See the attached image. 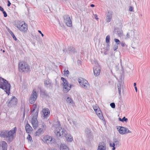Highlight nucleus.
Instances as JSON below:
<instances>
[{
    "instance_id": "8",
    "label": "nucleus",
    "mask_w": 150,
    "mask_h": 150,
    "mask_svg": "<svg viewBox=\"0 0 150 150\" xmlns=\"http://www.w3.org/2000/svg\"><path fill=\"white\" fill-rule=\"evenodd\" d=\"M16 27L19 30L21 31L25 32L28 29L27 25L25 23H20Z\"/></svg>"
},
{
    "instance_id": "3",
    "label": "nucleus",
    "mask_w": 150,
    "mask_h": 150,
    "mask_svg": "<svg viewBox=\"0 0 150 150\" xmlns=\"http://www.w3.org/2000/svg\"><path fill=\"white\" fill-rule=\"evenodd\" d=\"M10 85L8 81L3 78L0 77V88L4 90L8 95L10 93Z\"/></svg>"
},
{
    "instance_id": "23",
    "label": "nucleus",
    "mask_w": 150,
    "mask_h": 150,
    "mask_svg": "<svg viewBox=\"0 0 150 150\" xmlns=\"http://www.w3.org/2000/svg\"><path fill=\"white\" fill-rule=\"evenodd\" d=\"M91 130L90 129L87 128L85 129V133L88 137L91 135Z\"/></svg>"
},
{
    "instance_id": "9",
    "label": "nucleus",
    "mask_w": 150,
    "mask_h": 150,
    "mask_svg": "<svg viewBox=\"0 0 150 150\" xmlns=\"http://www.w3.org/2000/svg\"><path fill=\"white\" fill-rule=\"evenodd\" d=\"M17 99L14 96H13L11 99L8 103V106L12 107L16 105L17 103Z\"/></svg>"
},
{
    "instance_id": "49",
    "label": "nucleus",
    "mask_w": 150,
    "mask_h": 150,
    "mask_svg": "<svg viewBox=\"0 0 150 150\" xmlns=\"http://www.w3.org/2000/svg\"><path fill=\"white\" fill-rule=\"evenodd\" d=\"M107 51V50H106V49H105L104 51H103V52H104V54H105V55H106L107 54V51Z\"/></svg>"
},
{
    "instance_id": "45",
    "label": "nucleus",
    "mask_w": 150,
    "mask_h": 150,
    "mask_svg": "<svg viewBox=\"0 0 150 150\" xmlns=\"http://www.w3.org/2000/svg\"><path fill=\"white\" fill-rule=\"evenodd\" d=\"M133 9V8L132 6H130L129 8V11H132Z\"/></svg>"
},
{
    "instance_id": "29",
    "label": "nucleus",
    "mask_w": 150,
    "mask_h": 150,
    "mask_svg": "<svg viewBox=\"0 0 150 150\" xmlns=\"http://www.w3.org/2000/svg\"><path fill=\"white\" fill-rule=\"evenodd\" d=\"M110 36L109 35H108L106 37L105 41L106 42L107 44L110 43Z\"/></svg>"
},
{
    "instance_id": "21",
    "label": "nucleus",
    "mask_w": 150,
    "mask_h": 150,
    "mask_svg": "<svg viewBox=\"0 0 150 150\" xmlns=\"http://www.w3.org/2000/svg\"><path fill=\"white\" fill-rule=\"evenodd\" d=\"M60 150H69V147L65 144H62L60 146Z\"/></svg>"
},
{
    "instance_id": "40",
    "label": "nucleus",
    "mask_w": 150,
    "mask_h": 150,
    "mask_svg": "<svg viewBox=\"0 0 150 150\" xmlns=\"http://www.w3.org/2000/svg\"><path fill=\"white\" fill-rule=\"evenodd\" d=\"M27 139L29 141H30V142L32 140L30 134L28 135Z\"/></svg>"
},
{
    "instance_id": "19",
    "label": "nucleus",
    "mask_w": 150,
    "mask_h": 150,
    "mask_svg": "<svg viewBox=\"0 0 150 150\" xmlns=\"http://www.w3.org/2000/svg\"><path fill=\"white\" fill-rule=\"evenodd\" d=\"M68 51L69 52V53H74L76 52V51L75 50V48L72 46H70L68 48Z\"/></svg>"
},
{
    "instance_id": "42",
    "label": "nucleus",
    "mask_w": 150,
    "mask_h": 150,
    "mask_svg": "<svg viewBox=\"0 0 150 150\" xmlns=\"http://www.w3.org/2000/svg\"><path fill=\"white\" fill-rule=\"evenodd\" d=\"M4 14V16L5 17H6L7 16V15L5 11H4L2 12Z\"/></svg>"
},
{
    "instance_id": "56",
    "label": "nucleus",
    "mask_w": 150,
    "mask_h": 150,
    "mask_svg": "<svg viewBox=\"0 0 150 150\" xmlns=\"http://www.w3.org/2000/svg\"><path fill=\"white\" fill-rule=\"evenodd\" d=\"M58 20L59 23V25H60L62 27V26L63 25L62 24H61V23H60V21H59V20Z\"/></svg>"
},
{
    "instance_id": "16",
    "label": "nucleus",
    "mask_w": 150,
    "mask_h": 150,
    "mask_svg": "<svg viewBox=\"0 0 150 150\" xmlns=\"http://www.w3.org/2000/svg\"><path fill=\"white\" fill-rule=\"evenodd\" d=\"M112 11H109L108 12L107 15L106 16V21L107 22L110 21L112 17Z\"/></svg>"
},
{
    "instance_id": "24",
    "label": "nucleus",
    "mask_w": 150,
    "mask_h": 150,
    "mask_svg": "<svg viewBox=\"0 0 150 150\" xmlns=\"http://www.w3.org/2000/svg\"><path fill=\"white\" fill-rule=\"evenodd\" d=\"M120 129H119V132L120 134H124V132L125 131V127L122 126H120Z\"/></svg>"
},
{
    "instance_id": "12",
    "label": "nucleus",
    "mask_w": 150,
    "mask_h": 150,
    "mask_svg": "<svg viewBox=\"0 0 150 150\" xmlns=\"http://www.w3.org/2000/svg\"><path fill=\"white\" fill-rule=\"evenodd\" d=\"M45 86L46 87H52L53 84L52 83L51 81L49 78L47 79L44 81Z\"/></svg>"
},
{
    "instance_id": "57",
    "label": "nucleus",
    "mask_w": 150,
    "mask_h": 150,
    "mask_svg": "<svg viewBox=\"0 0 150 150\" xmlns=\"http://www.w3.org/2000/svg\"><path fill=\"white\" fill-rule=\"evenodd\" d=\"M42 127L43 128L45 129V128L46 127V125L44 123L42 124Z\"/></svg>"
},
{
    "instance_id": "26",
    "label": "nucleus",
    "mask_w": 150,
    "mask_h": 150,
    "mask_svg": "<svg viewBox=\"0 0 150 150\" xmlns=\"http://www.w3.org/2000/svg\"><path fill=\"white\" fill-rule=\"evenodd\" d=\"M37 108V105L36 104H34L32 107L30 111L31 112H33Z\"/></svg>"
},
{
    "instance_id": "2",
    "label": "nucleus",
    "mask_w": 150,
    "mask_h": 150,
    "mask_svg": "<svg viewBox=\"0 0 150 150\" xmlns=\"http://www.w3.org/2000/svg\"><path fill=\"white\" fill-rule=\"evenodd\" d=\"M16 128L15 127L12 130L8 131L4 130L1 132L0 133V136L2 137L8 138V140L11 142L13 139V134L16 133Z\"/></svg>"
},
{
    "instance_id": "41",
    "label": "nucleus",
    "mask_w": 150,
    "mask_h": 150,
    "mask_svg": "<svg viewBox=\"0 0 150 150\" xmlns=\"http://www.w3.org/2000/svg\"><path fill=\"white\" fill-rule=\"evenodd\" d=\"M99 108L98 106H95L93 107V109L95 112L98 110V108Z\"/></svg>"
},
{
    "instance_id": "1",
    "label": "nucleus",
    "mask_w": 150,
    "mask_h": 150,
    "mask_svg": "<svg viewBox=\"0 0 150 150\" xmlns=\"http://www.w3.org/2000/svg\"><path fill=\"white\" fill-rule=\"evenodd\" d=\"M57 127L54 131V133L58 137H60L62 135L65 137L68 142H71L73 140V137L70 134H67L66 131L64 129H62V128L60 127V123L58 122Z\"/></svg>"
},
{
    "instance_id": "10",
    "label": "nucleus",
    "mask_w": 150,
    "mask_h": 150,
    "mask_svg": "<svg viewBox=\"0 0 150 150\" xmlns=\"http://www.w3.org/2000/svg\"><path fill=\"white\" fill-rule=\"evenodd\" d=\"M79 82L82 87L85 89L87 88L88 85L87 81L86 80H83L82 81L81 80L79 79Z\"/></svg>"
},
{
    "instance_id": "33",
    "label": "nucleus",
    "mask_w": 150,
    "mask_h": 150,
    "mask_svg": "<svg viewBox=\"0 0 150 150\" xmlns=\"http://www.w3.org/2000/svg\"><path fill=\"white\" fill-rule=\"evenodd\" d=\"M52 139L51 137L49 138V139H46V142L47 143H49L52 141Z\"/></svg>"
},
{
    "instance_id": "58",
    "label": "nucleus",
    "mask_w": 150,
    "mask_h": 150,
    "mask_svg": "<svg viewBox=\"0 0 150 150\" xmlns=\"http://www.w3.org/2000/svg\"><path fill=\"white\" fill-rule=\"evenodd\" d=\"M25 116V109L24 108H23V117H24Z\"/></svg>"
},
{
    "instance_id": "53",
    "label": "nucleus",
    "mask_w": 150,
    "mask_h": 150,
    "mask_svg": "<svg viewBox=\"0 0 150 150\" xmlns=\"http://www.w3.org/2000/svg\"><path fill=\"white\" fill-rule=\"evenodd\" d=\"M126 36L127 38H129L130 37L129 33H127Z\"/></svg>"
},
{
    "instance_id": "32",
    "label": "nucleus",
    "mask_w": 150,
    "mask_h": 150,
    "mask_svg": "<svg viewBox=\"0 0 150 150\" xmlns=\"http://www.w3.org/2000/svg\"><path fill=\"white\" fill-rule=\"evenodd\" d=\"M125 131L124 132V134H127L129 133H131V132L127 128L125 127Z\"/></svg>"
},
{
    "instance_id": "64",
    "label": "nucleus",
    "mask_w": 150,
    "mask_h": 150,
    "mask_svg": "<svg viewBox=\"0 0 150 150\" xmlns=\"http://www.w3.org/2000/svg\"><path fill=\"white\" fill-rule=\"evenodd\" d=\"M49 150H57V149H49Z\"/></svg>"
},
{
    "instance_id": "46",
    "label": "nucleus",
    "mask_w": 150,
    "mask_h": 150,
    "mask_svg": "<svg viewBox=\"0 0 150 150\" xmlns=\"http://www.w3.org/2000/svg\"><path fill=\"white\" fill-rule=\"evenodd\" d=\"M64 71V74H69V71L68 70H67L66 71Z\"/></svg>"
},
{
    "instance_id": "31",
    "label": "nucleus",
    "mask_w": 150,
    "mask_h": 150,
    "mask_svg": "<svg viewBox=\"0 0 150 150\" xmlns=\"http://www.w3.org/2000/svg\"><path fill=\"white\" fill-rule=\"evenodd\" d=\"M114 41L116 42V45H120L121 42L119 40L115 38L114 39Z\"/></svg>"
},
{
    "instance_id": "60",
    "label": "nucleus",
    "mask_w": 150,
    "mask_h": 150,
    "mask_svg": "<svg viewBox=\"0 0 150 150\" xmlns=\"http://www.w3.org/2000/svg\"><path fill=\"white\" fill-rule=\"evenodd\" d=\"M117 147L115 146V147H112V150H115L116 148Z\"/></svg>"
},
{
    "instance_id": "20",
    "label": "nucleus",
    "mask_w": 150,
    "mask_h": 150,
    "mask_svg": "<svg viewBox=\"0 0 150 150\" xmlns=\"http://www.w3.org/2000/svg\"><path fill=\"white\" fill-rule=\"evenodd\" d=\"M25 128V130L27 133H30L31 129H32V127L28 123L26 124Z\"/></svg>"
},
{
    "instance_id": "51",
    "label": "nucleus",
    "mask_w": 150,
    "mask_h": 150,
    "mask_svg": "<svg viewBox=\"0 0 150 150\" xmlns=\"http://www.w3.org/2000/svg\"><path fill=\"white\" fill-rule=\"evenodd\" d=\"M0 10L2 12L4 11V8H2L1 6H0Z\"/></svg>"
},
{
    "instance_id": "34",
    "label": "nucleus",
    "mask_w": 150,
    "mask_h": 150,
    "mask_svg": "<svg viewBox=\"0 0 150 150\" xmlns=\"http://www.w3.org/2000/svg\"><path fill=\"white\" fill-rule=\"evenodd\" d=\"M67 101L69 103H71L72 102V100L71 98L68 97L67 98Z\"/></svg>"
},
{
    "instance_id": "6",
    "label": "nucleus",
    "mask_w": 150,
    "mask_h": 150,
    "mask_svg": "<svg viewBox=\"0 0 150 150\" xmlns=\"http://www.w3.org/2000/svg\"><path fill=\"white\" fill-rule=\"evenodd\" d=\"M61 79L63 83V92L64 93H66L70 89L69 88V83L67 80L64 77H62Z\"/></svg>"
},
{
    "instance_id": "54",
    "label": "nucleus",
    "mask_w": 150,
    "mask_h": 150,
    "mask_svg": "<svg viewBox=\"0 0 150 150\" xmlns=\"http://www.w3.org/2000/svg\"><path fill=\"white\" fill-rule=\"evenodd\" d=\"M118 93L119 95V96H121V90H118Z\"/></svg>"
},
{
    "instance_id": "61",
    "label": "nucleus",
    "mask_w": 150,
    "mask_h": 150,
    "mask_svg": "<svg viewBox=\"0 0 150 150\" xmlns=\"http://www.w3.org/2000/svg\"><path fill=\"white\" fill-rule=\"evenodd\" d=\"M94 18L96 19H98V18H97V16L95 14L94 15Z\"/></svg>"
},
{
    "instance_id": "63",
    "label": "nucleus",
    "mask_w": 150,
    "mask_h": 150,
    "mask_svg": "<svg viewBox=\"0 0 150 150\" xmlns=\"http://www.w3.org/2000/svg\"><path fill=\"white\" fill-rule=\"evenodd\" d=\"M90 6L91 7H93L95 6V5L93 4H91V5Z\"/></svg>"
},
{
    "instance_id": "30",
    "label": "nucleus",
    "mask_w": 150,
    "mask_h": 150,
    "mask_svg": "<svg viewBox=\"0 0 150 150\" xmlns=\"http://www.w3.org/2000/svg\"><path fill=\"white\" fill-rule=\"evenodd\" d=\"M38 110L34 114L32 117V118L37 119V117H38Z\"/></svg>"
},
{
    "instance_id": "22",
    "label": "nucleus",
    "mask_w": 150,
    "mask_h": 150,
    "mask_svg": "<svg viewBox=\"0 0 150 150\" xmlns=\"http://www.w3.org/2000/svg\"><path fill=\"white\" fill-rule=\"evenodd\" d=\"M40 91L41 94L44 96V97H47L49 96V94L47 93L46 90L44 89H40Z\"/></svg>"
},
{
    "instance_id": "27",
    "label": "nucleus",
    "mask_w": 150,
    "mask_h": 150,
    "mask_svg": "<svg viewBox=\"0 0 150 150\" xmlns=\"http://www.w3.org/2000/svg\"><path fill=\"white\" fill-rule=\"evenodd\" d=\"M114 142L115 143V146L116 147H118L120 146V143L119 141L116 140L114 141Z\"/></svg>"
},
{
    "instance_id": "25",
    "label": "nucleus",
    "mask_w": 150,
    "mask_h": 150,
    "mask_svg": "<svg viewBox=\"0 0 150 150\" xmlns=\"http://www.w3.org/2000/svg\"><path fill=\"white\" fill-rule=\"evenodd\" d=\"M43 129L42 128H39L37 131L36 132L35 134L36 136H39L43 131Z\"/></svg>"
},
{
    "instance_id": "7",
    "label": "nucleus",
    "mask_w": 150,
    "mask_h": 150,
    "mask_svg": "<svg viewBox=\"0 0 150 150\" xmlns=\"http://www.w3.org/2000/svg\"><path fill=\"white\" fill-rule=\"evenodd\" d=\"M64 21L67 26L71 27L72 26L71 21L69 16L68 15H65L63 16Z\"/></svg>"
},
{
    "instance_id": "28",
    "label": "nucleus",
    "mask_w": 150,
    "mask_h": 150,
    "mask_svg": "<svg viewBox=\"0 0 150 150\" xmlns=\"http://www.w3.org/2000/svg\"><path fill=\"white\" fill-rule=\"evenodd\" d=\"M8 32H9V33H10V34L11 35V36L13 38V39L15 41H16L17 40V39L16 38V37H15V35H14V34L13 33L11 30H10V31H8Z\"/></svg>"
},
{
    "instance_id": "15",
    "label": "nucleus",
    "mask_w": 150,
    "mask_h": 150,
    "mask_svg": "<svg viewBox=\"0 0 150 150\" xmlns=\"http://www.w3.org/2000/svg\"><path fill=\"white\" fill-rule=\"evenodd\" d=\"M42 112L44 118H46L50 114V112L48 108H45L43 110Z\"/></svg>"
},
{
    "instance_id": "48",
    "label": "nucleus",
    "mask_w": 150,
    "mask_h": 150,
    "mask_svg": "<svg viewBox=\"0 0 150 150\" xmlns=\"http://www.w3.org/2000/svg\"><path fill=\"white\" fill-rule=\"evenodd\" d=\"M7 2H8L7 6L8 7H9L10 6V5L11 4V3H10V2L9 0H8Z\"/></svg>"
},
{
    "instance_id": "4",
    "label": "nucleus",
    "mask_w": 150,
    "mask_h": 150,
    "mask_svg": "<svg viewBox=\"0 0 150 150\" xmlns=\"http://www.w3.org/2000/svg\"><path fill=\"white\" fill-rule=\"evenodd\" d=\"M18 69L20 71H28L30 68L28 64L23 62H20L18 64Z\"/></svg>"
},
{
    "instance_id": "55",
    "label": "nucleus",
    "mask_w": 150,
    "mask_h": 150,
    "mask_svg": "<svg viewBox=\"0 0 150 150\" xmlns=\"http://www.w3.org/2000/svg\"><path fill=\"white\" fill-rule=\"evenodd\" d=\"M58 20L59 23V25H60L62 27V26L63 25L62 24H61V23H60V21H59V20Z\"/></svg>"
},
{
    "instance_id": "35",
    "label": "nucleus",
    "mask_w": 150,
    "mask_h": 150,
    "mask_svg": "<svg viewBox=\"0 0 150 150\" xmlns=\"http://www.w3.org/2000/svg\"><path fill=\"white\" fill-rule=\"evenodd\" d=\"M128 121V119L126 118L125 117H124L122 118V122H127Z\"/></svg>"
},
{
    "instance_id": "39",
    "label": "nucleus",
    "mask_w": 150,
    "mask_h": 150,
    "mask_svg": "<svg viewBox=\"0 0 150 150\" xmlns=\"http://www.w3.org/2000/svg\"><path fill=\"white\" fill-rule=\"evenodd\" d=\"M110 49V45L109 44H107L106 45V47H105V49L107 50V51H108Z\"/></svg>"
},
{
    "instance_id": "18",
    "label": "nucleus",
    "mask_w": 150,
    "mask_h": 150,
    "mask_svg": "<svg viewBox=\"0 0 150 150\" xmlns=\"http://www.w3.org/2000/svg\"><path fill=\"white\" fill-rule=\"evenodd\" d=\"M95 112L100 119L103 120V119L104 118L102 114V112L100 108H98V110L96 111Z\"/></svg>"
},
{
    "instance_id": "13",
    "label": "nucleus",
    "mask_w": 150,
    "mask_h": 150,
    "mask_svg": "<svg viewBox=\"0 0 150 150\" xmlns=\"http://www.w3.org/2000/svg\"><path fill=\"white\" fill-rule=\"evenodd\" d=\"M8 144L5 141L0 143V150H7Z\"/></svg>"
},
{
    "instance_id": "37",
    "label": "nucleus",
    "mask_w": 150,
    "mask_h": 150,
    "mask_svg": "<svg viewBox=\"0 0 150 150\" xmlns=\"http://www.w3.org/2000/svg\"><path fill=\"white\" fill-rule=\"evenodd\" d=\"M110 106L112 108H115V105L114 103H112L110 104Z\"/></svg>"
},
{
    "instance_id": "38",
    "label": "nucleus",
    "mask_w": 150,
    "mask_h": 150,
    "mask_svg": "<svg viewBox=\"0 0 150 150\" xmlns=\"http://www.w3.org/2000/svg\"><path fill=\"white\" fill-rule=\"evenodd\" d=\"M118 47V45H115L114 46L113 49L114 51H115L117 50Z\"/></svg>"
},
{
    "instance_id": "52",
    "label": "nucleus",
    "mask_w": 150,
    "mask_h": 150,
    "mask_svg": "<svg viewBox=\"0 0 150 150\" xmlns=\"http://www.w3.org/2000/svg\"><path fill=\"white\" fill-rule=\"evenodd\" d=\"M117 87L118 88H119V87L120 88V87H121V84H120V83L119 84H117Z\"/></svg>"
},
{
    "instance_id": "17",
    "label": "nucleus",
    "mask_w": 150,
    "mask_h": 150,
    "mask_svg": "<svg viewBox=\"0 0 150 150\" xmlns=\"http://www.w3.org/2000/svg\"><path fill=\"white\" fill-rule=\"evenodd\" d=\"M31 123L33 128L35 129L38 126V122L37 119L32 118Z\"/></svg>"
},
{
    "instance_id": "5",
    "label": "nucleus",
    "mask_w": 150,
    "mask_h": 150,
    "mask_svg": "<svg viewBox=\"0 0 150 150\" xmlns=\"http://www.w3.org/2000/svg\"><path fill=\"white\" fill-rule=\"evenodd\" d=\"M38 94L35 90H33L30 96L29 101L30 103H34L38 97Z\"/></svg>"
},
{
    "instance_id": "36",
    "label": "nucleus",
    "mask_w": 150,
    "mask_h": 150,
    "mask_svg": "<svg viewBox=\"0 0 150 150\" xmlns=\"http://www.w3.org/2000/svg\"><path fill=\"white\" fill-rule=\"evenodd\" d=\"M109 145H110V146L111 147L115 146V144L114 142L112 143L110 142L109 144Z\"/></svg>"
},
{
    "instance_id": "14",
    "label": "nucleus",
    "mask_w": 150,
    "mask_h": 150,
    "mask_svg": "<svg viewBox=\"0 0 150 150\" xmlns=\"http://www.w3.org/2000/svg\"><path fill=\"white\" fill-rule=\"evenodd\" d=\"M93 73L95 76H98L100 73V70L99 67L95 66L93 68Z\"/></svg>"
},
{
    "instance_id": "62",
    "label": "nucleus",
    "mask_w": 150,
    "mask_h": 150,
    "mask_svg": "<svg viewBox=\"0 0 150 150\" xmlns=\"http://www.w3.org/2000/svg\"><path fill=\"white\" fill-rule=\"evenodd\" d=\"M118 119H119V120L121 122H122V119H121V118L120 117H119L118 118Z\"/></svg>"
},
{
    "instance_id": "50",
    "label": "nucleus",
    "mask_w": 150,
    "mask_h": 150,
    "mask_svg": "<svg viewBox=\"0 0 150 150\" xmlns=\"http://www.w3.org/2000/svg\"><path fill=\"white\" fill-rule=\"evenodd\" d=\"M38 32L39 33H40V34H41V35H42V37H43V36H44V35H43V34L42 33V32H41V31L39 30H38Z\"/></svg>"
},
{
    "instance_id": "11",
    "label": "nucleus",
    "mask_w": 150,
    "mask_h": 150,
    "mask_svg": "<svg viewBox=\"0 0 150 150\" xmlns=\"http://www.w3.org/2000/svg\"><path fill=\"white\" fill-rule=\"evenodd\" d=\"M97 150H106V145L104 142H100L98 145Z\"/></svg>"
},
{
    "instance_id": "59",
    "label": "nucleus",
    "mask_w": 150,
    "mask_h": 150,
    "mask_svg": "<svg viewBox=\"0 0 150 150\" xmlns=\"http://www.w3.org/2000/svg\"><path fill=\"white\" fill-rule=\"evenodd\" d=\"M63 51L64 52H67V51H68V50H67L65 48L63 50Z\"/></svg>"
},
{
    "instance_id": "47",
    "label": "nucleus",
    "mask_w": 150,
    "mask_h": 150,
    "mask_svg": "<svg viewBox=\"0 0 150 150\" xmlns=\"http://www.w3.org/2000/svg\"><path fill=\"white\" fill-rule=\"evenodd\" d=\"M117 34L118 35L121 36L122 35V32L121 31H117Z\"/></svg>"
},
{
    "instance_id": "44",
    "label": "nucleus",
    "mask_w": 150,
    "mask_h": 150,
    "mask_svg": "<svg viewBox=\"0 0 150 150\" xmlns=\"http://www.w3.org/2000/svg\"><path fill=\"white\" fill-rule=\"evenodd\" d=\"M26 88V86L25 85H23L22 86V89L23 90H24Z\"/></svg>"
},
{
    "instance_id": "43",
    "label": "nucleus",
    "mask_w": 150,
    "mask_h": 150,
    "mask_svg": "<svg viewBox=\"0 0 150 150\" xmlns=\"http://www.w3.org/2000/svg\"><path fill=\"white\" fill-rule=\"evenodd\" d=\"M120 44L121 45V46L122 47H124L125 46V45H126L125 43L123 42H121L120 43Z\"/></svg>"
}]
</instances>
